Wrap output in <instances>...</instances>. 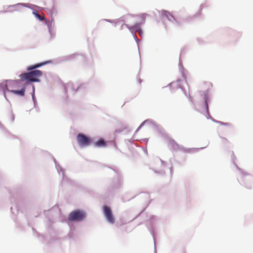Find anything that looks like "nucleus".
<instances>
[{"label": "nucleus", "mask_w": 253, "mask_h": 253, "mask_svg": "<svg viewBox=\"0 0 253 253\" xmlns=\"http://www.w3.org/2000/svg\"><path fill=\"white\" fill-rule=\"evenodd\" d=\"M49 61L44 62L41 63H38L34 65L30 66L27 68L28 71H31L29 72L21 74L19 77L21 81H29L31 82H37L39 81L38 78L42 76V73L40 70H35V69L41 67L42 65L49 63Z\"/></svg>", "instance_id": "obj_1"}, {"label": "nucleus", "mask_w": 253, "mask_h": 253, "mask_svg": "<svg viewBox=\"0 0 253 253\" xmlns=\"http://www.w3.org/2000/svg\"><path fill=\"white\" fill-rule=\"evenodd\" d=\"M77 140L79 145L81 147H86L91 144L92 140L84 134L79 133L77 136Z\"/></svg>", "instance_id": "obj_2"}, {"label": "nucleus", "mask_w": 253, "mask_h": 253, "mask_svg": "<svg viewBox=\"0 0 253 253\" xmlns=\"http://www.w3.org/2000/svg\"><path fill=\"white\" fill-rule=\"evenodd\" d=\"M85 216V213L79 210H76L71 212L68 217L69 221H81Z\"/></svg>", "instance_id": "obj_3"}, {"label": "nucleus", "mask_w": 253, "mask_h": 253, "mask_svg": "<svg viewBox=\"0 0 253 253\" xmlns=\"http://www.w3.org/2000/svg\"><path fill=\"white\" fill-rule=\"evenodd\" d=\"M103 213L107 221L109 223L113 224L115 222V218L111 208L105 205L103 207Z\"/></svg>", "instance_id": "obj_4"}, {"label": "nucleus", "mask_w": 253, "mask_h": 253, "mask_svg": "<svg viewBox=\"0 0 253 253\" xmlns=\"http://www.w3.org/2000/svg\"><path fill=\"white\" fill-rule=\"evenodd\" d=\"M94 145L97 147H105L107 146L106 142L102 138L94 142Z\"/></svg>", "instance_id": "obj_5"}, {"label": "nucleus", "mask_w": 253, "mask_h": 253, "mask_svg": "<svg viewBox=\"0 0 253 253\" xmlns=\"http://www.w3.org/2000/svg\"><path fill=\"white\" fill-rule=\"evenodd\" d=\"M169 146L173 150H177L179 147L178 144L173 139L169 140Z\"/></svg>", "instance_id": "obj_6"}, {"label": "nucleus", "mask_w": 253, "mask_h": 253, "mask_svg": "<svg viewBox=\"0 0 253 253\" xmlns=\"http://www.w3.org/2000/svg\"><path fill=\"white\" fill-rule=\"evenodd\" d=\"M11 91L16 94H19L21 96H24L25 93V89L22 88L20 90H13Z\"/></svg>", "instance_id": "obj_7"}, {"label": "nucleus", "mask_w": 253, "mask_h": 253, "mask_svg": "<svg viewBox=\"0 0 253 253\" xmlns=\"http://www.w3.org/2000/svg\"><path fill=\"white\" fill-rule=\"evenodd\" d=\"M208 96L207 95H205V98H204V99H205V105L206 109V110H207V112L208 111Z\"/></svg>", "instance_id": "obj_8"}, {"label": "nucleus", "mask_w": 253, "mask_h": 253, "mask_svg": "<svg viewBox=\"0 0 253 253\" xmlns=\"http://www.w3.org/2000/svg\"><path fill=\"white\" fill-rule=\"evenodd\" d=\"M162 14L163 16H165L168 18V15H170L168 11H165V10L162 11Z\"/></svg>", "instance_id": "obj_9"}, {"label": "nucleus", "mask_w": 253, "mask_h": 253, "mask_svg": "<svg viewBox=\"0 0 253 253\" xmlns=\"http://www.w3.org/2000/svg\"><path fill=\"white\" fill-rule=\"evenodd\" d=\"M144 16H145V14H143L141 15V17H142L143 18H144Z\"/></svg>", "instance_id": "obj_10"}, {"label": "nucleus", "mask_w": 253, "mask_h": 253, "mask_svg": "<svg viewBox=\"0 0 253 253\" xmlns=\"http://www.w3.org/2000/svg\"><path fill=\"white\" fill-rule=\"evenodd\" d=\"M37 15L38 18H39L40 19L41 18V16L40 15L37 14Z\"/></svg>", "instance_id": "obj_11"}]
</instances>
